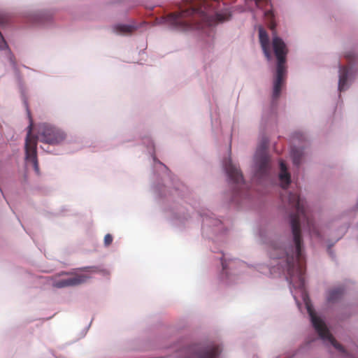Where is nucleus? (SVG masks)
I'll return each instance as SVG.
<instances>
[{
	"label": "nucleus",
	"mask_w": 358,
	"mask_h": 358,
	"mask_svg": "<svg viewBox=\"0 0 358 358\" xmlns=\"http://www.w3.org/2000/svg\"><path fill=\"white\" fill-rule=\"evenodd\" d=\"M291 155H292L293 163L295 165L299 166L301 162L302 152L296 148H293L292 150Z\"/></svg>",
	"instance_id": "nucleus-15"
},
{
	"label": "nucleus",
	"mask_w": 358,
	"mask_h": 358,
	"mask_svg": "<svg viewBox=\"0 0 358 358\" xmlns=\"http://www.w3.org/2000/svg\"><path fill=\"white\" fill-rule=\"evenodd\" d=\"M265 15H267V16H271V17H273V13L271 11L268 10L267 12L265 13Z\"/></svg>",
	"instance_id": "nucleus-18"
},
{
	"label": "nucleus",
	"mask_w": 358,
	"mask_h": 358,
	"mask_svg": "<svg viewBox=\"0 0 358 358\" xmlns=\"http://www.w3.org/2000/svg\"><path fill=\"white\" fill-rule=\"evenodd\" d=\"M259 38L264 54L267 59L270 60L271 55L269 48V39L266 31L262 27L259 29Z\"/></svg>",
	"instance_id": "nucleus-11"
},
{
	"label": "nucleus",
	"mask_w": 358,
	"mask_h": 358,
	"mask_svg": "<svg viewBox=\"0 0 358 358\" xmlns=\"http://www.w3.org/2000/svg\"><path fill=\"white\" fill-rule=\"evenodd\" d=\"M185 1L187 2H189V1H192V0H185Z\"/></svg>",
	"instance_id": "nucleus-20"
},
{
	"label": "nucleus",
	"mask_w": 358,
	"mask_h": 358,
	"mask_svg": "<svg viewBox=\"0 0 358 358\" xmlns=\"http://www.w3.org/2000/svg\"><path fill=\"white\" fill-rule=\"evenodd\" d=\"M66 138V133L61 129L46 124V143L57 145L62 143Z\"/></svg>",
	"instance_id": "nucleus-9"
},
{
	"label": "nucleus",
	"mask_w": 358,
	"mask_h": 358,
	"mask_svg": "<svg viewBox=\"0 0 358 358\" xmlns=\"http://www.w3.org/2000/svg\"><path fill=\"white\" fill-rule=\"evenodd\" d=\"M86 273H76L66 278L58 280L55 282V287L62 288L66 287L77 286L86 282L92 277V274L103 272V270L99 266H90L80 268Z\"/></svg>",
	"instance_id": "nucleus-4"
},
{
	"label": "nucleus",
	"mask_w": 358,
	"mask_h": 358,
	"mask_svg": "<svg viewBox=\"0 0 358 358\" xmlns=\"http://www.w3.org/2000/svg\"><path fill=\"white\" fill-rule=\"evenodd\" d=\"M344 293V289L342 287H338L329 292L328 296V301L334 302L340 299Z\"/></svg>",
	"instance_id": "nucleus-14"
},
{
	"label": "nucleus",
	"mask_w": 358,
	"mask_h": 358,
	"mask_svg": "<svg viewBox=\"0 0 358 358\" xmlns=\"http://www.w3.org/2000/svg\"><path fill=\"white\" fill-rule=\"evenodd\" d=\"M225 171L231 182L236 184L237 185H241L243 182V174L240 169L234 164L231 159H229L224 163Z\"/></svg>",
	"instance_id": "nucleus-10"
},
{
	"label": "nucleus",
	"mask_w": 358,
	"mask_h": 358,
	"mask_svg": "<svg viewBox=\"0 0 358 358\" xmlns=\"http://www.w3.org/2000/svg\"><path fill=\"white\" fill-rule=\"evenodd\" d=\"M272 47L277 59L276 75L273 82V99H277L280 94L282 85L285 80L287 74L286 56L288 50L286 44L282 38L273 32Z\"/></svg>",
	"instance_id": "nucleus-3"
},
{
	"label": "nucleus",
	"mask_w": 358,
	"mask_h": 358,
	"mask_svg": "<svg viewBox=\"0 0 358 358\" xmlns=\"http://www.w3.org/2000/svg\"><path fill=\"white\" fill-rule=\"evenodd\" d=\"M269 27L270 29L272 30V31H274L275 30V24L274 23V22L271 21V23H270V25H269Z\"/></svg>",
	"instance_id": "nucleus-17"
},
{
	"label": "nucleus",
	"mask_w": 358,
	"mask_h": 358,
	"mask_svg": "<svg viewBox=\"0 0 358 358\" xmlns=\"http://www.w3.org/2000/svg\"><path fill=\"white\" fill-rule=\"evenodd\" d=\"M28 115L29 117V119H31L30 117V112L27 109ZM33 127V123L31 120H30V124L28 127V132L27 135V138L25 140V152H26V159L27 160H29L34 164L35 170L38 171V164L36 161V143L37 139L36 137L32 135L31 134V129Z\"/></svg>",
	"instance_id": "nucleus-7"
},
{
	"label": "nucleus",
	"mask_w": 358,
	"mask_h": 358,
	"mask_svg": "<svg viewBox=\"0 0 358 358\" xmlns=\"http://www.w3.org/2000/svg\"><path fill=\"white\" fill-rule=\"evenodd\" d=\"M289 205L296 210V213L291 215V227L293 234L294 247L290 245L288 248L275 247L274 251L280 252V255L271 253L273 258H285L287 273L290 283L294 282L296 278L298 282L296 287L302 288L304 286V271L302 266L303 256L302 254V238L301 234V222L306 223L309 231L319 236V231L313 220L309 217L305 203L299 195L290 192L288 196Z\"/></svg>",
	"instance_id": "nucleus-1"
},
{
	"label": "nucleus",
	"mask_w": 358,
	"mask_h": 358,
	"mask_svg": "<svg viewBox=\"0 0 358 358\" xmlns=\"http://www.w3.org/2000/svg\"><path fill=\"white\" fill-rule=\"evenodd\" d=\"M267 144V140H264L255 153V164L257 166L256 174L259 176H266L268 172L270 159L266 151Z\"/></svg>",
	"instance_id": "nucleus-6"
},
{
	"label": "nucleus",
	"mask_w": 358,
	"mask_h": 358,
	"mask_svg": "<svg viewBox=\"0 0 358 358\" xmlns=\"http://www.w3.org/2000/svg\"><path fill=\"white\" fill-rule=\"evenodd\" d=\"M222 267H223V268H225V266H224V263H223V262L222 263Z\"/></svg>",
	"instance_id": "nucleus-19"
},
{
	"label": "nucleus",
	"mask_w": 358,
	"mask_h": 358,
	"mask_svg": "<svg viewBox=\"0 0 358 358\" xmlns=\"http://www.w3.org/2000/svg\"><path fill=\"white\" fill-rule=\"evenodd\" d=\"M228 12L217 13L215 16L208 13L207 3L200 2L199 5L188 3L187 8H180V11L171 13L166 17V21L175 29L185 31L188 29H205L212 31V27L217 22L229 19Z\"/></svg>",
	"instance_id": "nucleus-2"
},
{
	"label": "nucleus",
	"mask_w": 358,
	"mask_h": 358,
	"mask_svg": "<svg viewBox=\"0 0 358 358\" xmlns=\"http://www.w3.org/2000/svg\"><path fill=\"white\" fill-rule=\"evenodd\" d=\"M345 57L348 62V66H340L339 70V81H338V90L340 92L343 91L346 89L347 82L350 73V70L352 69V65L357 62V56L353 51H349L345 53Z\"/></svg>",
	"instance_id": "nucleus-8"
},
{
	"label": "nucleus",
	"mask_w": 358,
	"mask_h": 358,
	"mask_svg": "<svg viewBox=\"0 0 358 358\" xmlns=\"http://www.w3.org/2000/svg\"><path fill=\"white\" fill-rule=\"evenodd\" d=\"M135 27L129 24H116L113 27V31L120 34H129L135 30Z\"/></svg>",
	"instance_id": "nucleus-13"
},
{
	"label": "nucleus",
	"mask_w": 358,
	"mask_h": 358,
	"mask_svg": "<svg viewBox=\"0 0 358 358\" xmlns=\"http://www.w3.org/2000/svg\"><path fill=\"white\" fill-rule=\"evenodd\" d=\"M354 358V357H353ZM358 358V357H357Z\"/></svg>",
	"instance_id": "nucleus-21"
},
{
	"label": "nucleus",
	"mask_w": 358,
	"mask_h": 358,
	"mask_svg": "<svg viewBox=\"0 0 358 358\" xmlns=\"http://www.w3.org/2000/svg\"><path fill=\"white\" fill-rule=\"evenodd\" d=\"M280 169L279 180L281 187L286 189L291 182V178L290 174L287 172V166L282 160H280Z\"/></svg>",
	"instance_id": "nucleus-12"
},
{
	"label": "nucleus",
	"mask_w": 358,
	"mask_h": 358,
	"mask_svg": "<svg viewBox=\"0 0 358 358\" xmlns=\"http://www.w3.org/2000/svg\"><path fill=\"white\" fill-rule=\"evenodd\" d=\"M113 242V236L108 234L104 237V245L106 246H109Z\"/></svg>",
	"instance_id": "nucleus-16"
},
{
	"label": "nucleus",
	"mask_w": 358,
	"mask_h": 358,
	"mask_svg": "<svg viewBox=\"0 0 358 358\" xmlns=\"http://www.w3.org/2000/svg\"><path fill=\"white\" fill-rule=\"evenodd\" d=\"M306 306L312 324L316 331L318 333L320 338L324 341L329 342L331 345H332L339 352L343 354H346V352L343 347L340 343H338L336 341V340L333 337V336L330 334L324 322L316 315L311 306L307 303Z\"/></svg>",
	"instance_id": "nucleus-5"
}]
</instances>
